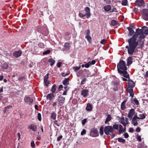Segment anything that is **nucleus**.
Wrapping results in <instances>:
<instances>
[{
    "instance_id": "48",
    "label": "nucleus",
    "mask_w": 148,
    "mask_h": 148,
    "mask_svg": "<svg viewBox=\"0 0 148 148\" xmlns=\"http://www.w3.org/2000/svg\"><path fill=\"white\" fill-rule=\"evenodd\" d=\"M38 119L40 121H41V114L39 113L38 114Z\"/></svg>"
},
{
    "instance_id": "13",
    "label": "nucleus",
    "mask_w": 148,
    "mask_h": 148,
    "mask_svg": "<svg viewBox=\"0 0 148 148\" xmlns=\"http://www.w3.org/2000/svg\"><path fill=\"white\" fill-rule=\"evenodd\" d=\"M119 73L120 74H123V76L126 78L130 79V77L129 74L127 73L126 70L119 71Z\"/></svg>"
},
{
    "instance_id": "35",
    "label": "nucleus",
    "mask_w": 148,
    "mask_h": 148,
    "mask_svg": "<svg viewBox=\"0 0 148 148\" xmlns=\"http://www.w3.org/2000/svg\"><path fill=\"white\" fill-rule=\"evenodd\" d=\"M118 141L119 142L125 143V140L121 138H118Z\"/></svg>"
},
{
    "instance_id": "5",
    "label": "nucleus",
    "mask_w": 148,
    "mask_h": 148,
    "mask_svg": "<svg viewBox=\"0 0 148 148\" xmlns=\"http://www.w3.org/2000/svg\"><path fill=\"white\" fill-rule=\"evenodd\" d=\"M90 135L91 136L93 137L98 136V133L97 129L95 128H92L90 132Z\"/></svg>"
},
{
    "instance_id": "20",
    "label": "nucleus",
    "mask_w": 148,
    "mask_h": 148,
    "mask_svg": "<svg viewBox=\"0 0 148 148\" xmlns=\"http://www.w3.org/2000/svg\"><path fill=\"white\" fill-rule=\"evenodd\" d=\"M28 128L34 132H36L37 130V126L34 124H31L28 126Z\"/></svg>"
},
{
    "instance_id": "37",
    "label": "nucleus",
    "mask_w": 148,
    "mask_h": 148,
    "mask_svg": "<svg viewBox=\"0 0 148 148\" xmlns=\"http://www.w3.org/2000/svg\"><path fill=\"white\" fill-rule=\"evenodd\" d=\"M119 125L118 124H116L114 125H113V129H115L116 130H118Z\"/></svg>"
},
{
    "instance_id": "31",
    "label": "nucleus",
    "mask_w": 148,
    "mask_h": 148,
    "mask_svg": "<svg viewBox=\"0 0 148 148\" xmlns=\"http://www.w3.org/2000/svg\"><path fill=\"white\" fill-rule=\"evenodd\" d=\"M50 118L55 120L56 119V114L55 112H52L51 113Z\"/></svg>"
},
{
    "instance_id": "11",
    "label": "nucleus",
    "mask_w": 148,
    "mask_h": 148,
    "mask_svg": "<svg viewBox=\"0 0 148 148\" xmlns=\"http://www.w3.org/2000/svg\"><path fill=\"white\" fill-rule=\"evenodd\" d=\"M49 76V74L48 73L44 77V83L47 86H48L49 84L50 83L49 81L48 80Z\"/></svg>"
},
{
    "instance_id": "14",
    "label": "nucleus",
    "mask_w": 148,
    "mask_h": 148,
    "mask_svg": "<svg viewBox=\"0 0 148 148\" xmlns=\"http://www.w3.org/2000/svg\"><path fill=\"white\" fill-rule=\"evenodd\" d=\"M22 52L20 50L14 51L13 53V56L16 58L20 57L22 54Z\"/></svg>"
},
{
    "instance_id": "46",
    "label": "nucleus",
    "mask_w": 148,
    "mask_h": 148,
    "mask_svg": "<svg viewBox=\"0 0 148 148\" xmlns=\"http://www.w3.org/2000/svg\"><path fill=\"white\" fill-rule=\"evenodd\" d=\"M12 107V106H7L6 107H5V108L4 112H6V111H8V110L10 108V107Z\"/></svg>"
},
{
    "instance_id": "58",
    "label": "nucleus",
    "mask_w": 148,
    "mask_h": 148,
    "mask_svg": "<svg viewBox=\"0 0 148 148\" xmlns=\"http://www.w3.org/2000/svg\"><path fill=\"white\" fill-rule=\"evenodd\" d=\"M123 135L124 136V137L125 138H127L129 137L128 134L127 132L125 133Z\"/></svg>"
},
{
    "instance_id": "23",
    "label": "nucleus",
    "mask_w": 148,
    "mask_h": 148,
    "mask_svg": "<svg viewBox=\"0 0 148 148\" xmlns=\"http://www.w3.org/2000/svg\"><path fill=\"white\" fill-rule=\"evenodd\" d=\"M127 28L129 32L128 34V36H131L135 34V33H134V32L132 28L130 27H127Z\"/></svg>"
},
{
    "instance_id": "24",
    "label": "nucleus",
    "mask_w": 148,
    "mask_h": 148,
    "mask_svg": "<svg viewBox=\"0 0 148 148\" xmlns=\"http://www.w3.org/2000/svg\"><path fill=\"white\" fill-rule=\"evenodd\" d=\"M69 78H65L63 80L62 83L64 86H67L69 84Z\"/></svg>"
},
{
    "instance_id": "15",
    "label": "nucleus",
    "mask_w": 148,
    "mask_h": 148,
    "mask_svg": "<svg viewBox=\"0 0 148 148\" xmlns=\"http://www.w3.org/2000/svg\"><path fill=\"white\" fill-rule=\"evenodd\" d=\"M135 113V110L134 109H131L128 113V117L130 119H132Z\"/></svg>"
},
{
    "instance_id": "51",
    "label": "nucleus",
    "mask_w": 148,
    "mask_h": 148,
    "mask_svg": "<svg viewBox=\"0 0 148 148\" xmlns=\"http://www.w3.org/2000/svg\"><path fill=\"white\" fill-rule=\"evenodd\" d=\"M86 133V131L85 129H83L82 131L81 132V135H85Z\"/></svg>"
},
{
    "instance_id": "8",
    "label": "nucleus",
    "mask_w": 148,
    "mask_h": 148,
    "mask_svg": "<svg viewBox=\"0 0 148 148\" xmlns=\"http://www.w3.org/2000/svg\"><path fill=\"white\" fill-rule=\"evenodd\" d=\"M128 120V119L127 118H125V119L124 117H122L120 119V122L124 126L126 125L129 123Z\"/></svg>"
},
{
    "instance_id": "30",
    "label": "nucleus",
    "mask_w": 148,
    "mask_h": 148,
    "mask_svg": "<svg viewBox=\"0 0 148 148\" xmlns=\"http://www.w3.org/2000/svg\"><path fill=\"white\" fill-rule=\"evenodd\" d=\"M56 86L55 84H54L51 88V92H52L51 93L53 94L55 92L56 90Z\"/></svg>"
},
{
    "instance_id": "28",
    "label": "nucleus",
    "mask_w": 148,
    "mask_h": 148,
    "mask_svg": "<svg viewBox=\"0 0 148 148\" xmlns=\"http://www.w3.org/2000/svg\"><path fill=\"white\" fill-rule=\"evenodd\" d=\"M111 118L112 117L111 116L110 114H108L105 121V123L106 124L110 121L111 120Z\"/></svg>"
},
{
    "instance_id": "36",
    "label": "nucleus",
    "mask_w": 148,
    "mask_h": 148,
    "mask_svg": "<svg viewBox=\"0 0 148 148\" xmlns=\"http://www.w3.org/2000/svg\"><path fill=\"white\" fill-rule=\"evenodd\" d=\"M99 133L101 135L103 134V127H101L100 129Z\"/></svg>"
},
{
    "instance_id": "25",
    "label": "nucleus",
    "mask_w": 148,
    "mask_h": 148,
    "mask_svg": "<svg viewBox=\"0 0 148 148\" xmlns=\"http://www.w3.org/2000/svg\"><path fill=\"white\" fill-rule=\"evenodd\" d=\"M104 9L106 12H108L111 9V7L110 5H108L104 7Z\"/></svg>"
},
{
    "instance_id": "6",
    "label": "nucleus",
    "mask_w": 148,
    "mask_h": 148,
    "mask_svg": "<svg viewBox=\"0 0 148 148\" xmlns=\"http://www.w3.org/2000/svg\"><path fill=\"white\" fill-rule=\"evenodd\" d=\"M119 83L117 80L113 81L112 82V85L113 86V90L114 91L118 90V88L119 86Z\"/></svg>"
},
{
    "instance_id": "10",
    "label": "nucleus",
    "mask_w": 148,
    "mask_h": 148,
    "mask_svg": "<svg viewBox=\"0 0 148 148\" xmlns=\"http://www.w3.org/2000/svg\"><path fill=\"white\" fill-rule=\"evenodd\" d=\"M138 119L137 118V115L136 114H135L134 116L132 119V123L134 126L137 125L138 123L137 121H138Z\"/></svg>"
},
{
    "instance_id": "32",
    "label": "nucleus",
    "mask_w": 148,
    "mask_h": 148,
    "mask_svg": "<svg viewBox=\"0 0 148 148\" xmlns=\"http://www.w3.org/2000/svg\"><path fill=\"white\" fill-rule=\"evenodd\" d=\"M139 117L137 116V118L139 119H143L145 118V116L143 114H140L139 115Z\"/></svg>"
},
{
    "instance_id": "42",
    "label": "nucleus",
    "mask_w": 148,
    "mask_h": 148,
    "mask_svg": "<svg viewBox=\"0 0 148 148\" xmlns=\"http://www.w3.org/2000/svg\"><path fill=\"white\" fill-rule=\"evenodd\" d=\"M86 81H87L86 79V78H84L82 79V81H81L80 83V84L82 85L84 84L85 83V82Z\"/></svg>"
},
{
    "instance_id": "53",
    "label": "nucleus",
    "mask_w": 148,
    "mask_h": 148,
    "mask_svg": "<svg viewBox=\"0 0 148 148\" xmlns=\"http://www.w3.org/2000/svg\"><path fill=\"white\" fill-rule=\"evenodd\" d=\"M87 121V119H85L82 120L81 121L82 123V125H84L85 124Z\"/></svg>"
},
{
    "instance_id": "49",
    "label": "nucleus",
    "mask_w": 148,
    "mask_h": 148,
    "mask_svg": "<svg viewBox=\"0 0 148 148\" xmlns=\"http://www.w3.org/2000/svg\"><path fill=\"white\" fill-rule=\"evenodd\" d=\"M104 2L107 4H109L111 3V0H103Z\"/></svg>"
},
{
    "instance_id": "60",
    "label": "nucleus",
    "mask_w": 148,
    "mask_h": 148,
    "mask_svg": "<svg viewBox=\"0 0 148 148\" xmlns=\"http://www.w3.org/2000/svg\"><path fill=\"white\" fill-rule=\"evenodd\" d=\"M134 131V129L133 128L131 127L129 129V132L130 133H133Z\"/></svg>"
},
{
    "instance_id": "26",
    "label": "nucleus",
    "mask_w": 148,
    "mask_h": 148,
    "mask_svg": "<svg viewBox=\"0 0 148 148\" xmlns=\"http://www.w3.org/2000/svg\"><path fill=\"white\" fill-rule=\"evenodd\" d=\"M132 57H129L128 58L127 61V65H129L132 64Z\"/></svg>"
},
{
    "instance_id": "54",
    "label": "nucleus",
    "mask_w": 148,
    "mask_h": 148,
    "mask_svg": "<svg viewBox=\"0 0 148 148\" xmlns=\"http://www.w3.org/2000/svg\"><path fill=\"white\" fill-rule=\"evenodd\" d=\"M96 63V61L95 60H92L91 61L89 62L90 65L94 64Z\"/></svg>"
},
{
    "instance_id": "64",
    "label": "nucleus",
    "mask_w": 148,
    "mask_h": 148,
    "mask_svg": "<svg viewBox=\"0 0 148 148\" xmlns=\"http://www.w3.org/2000/svg\"><path fill=\"white\" fill-rule=\"evenodd\" d=\"M61 64H62V63L61 62H58L57 64V67L58 68H60L61 66Z\"/></svg>"
},
{
    "instance_id": "47",
    "label": "nucleus",
    "mask_w": 148,
    "mask_h": 148,
    "mask_svg": "<svg viewBox=\"0 0 148 148\" xmlns=\"http://www.w3.org/2000/svg\"><path fill=\"white\" fill-rule=\"evenodd\" d=\"M121 109L122 110H124L125 108V104L123 103H122L121 105Z\"/></svg>"
},
{
    "instance_id": "41",
    "label": "nucleus",
    "mask_w": 148,
    "mask_h": 148,
    "mask_svg": "<svg viewBox=\"0 0 148 148\" xmlns=\"http://www.w3.org/2000/svg\"><path fill=\"white\" fill-rule=\"evenodd\" d=\"M31 146L32 148H35L36 147V145L34 141H32L31 143Z\"/></svg>"
},
{
    "instance_id": "3",
    "label": "nucleus",
    "mask_w": 148,
    "mask_h": 148,
    "mask_svg": "<svg viewBox=\"0 0 148 148\" xmlns=\"http://www.w3.org/2000/svg\"><path fill=\"white\" fill-rule=\"evenodd\" d=\"M114 131L113 128L112 126H106L104 127V133L107 135L110 134V133H113Z\"/></svg>"
},
{
    "instance_id": "18",
    "label": "nucleus",
    "mask_w": 148,
    "mask_h": 148,
    "mask_svg": "<svg viewBox=\"0 0 148 148\" xmlns=\"http://www.w3.org/2000/svg\"><path fill=\"white\" fill-rule=\"evenodd\" d=\"M55 95L53 94L50 93L47 95L46 96V98L47 100L51 101L53 99Z\"/></svg>"
},
{
    "instance_id": "33",
    "label": "nucleus",
    "mask_w": 148,
    "mask_h": 148,
    "mask_svg": "<svg viewBox=\"0 0 148 148\" xmlns=\"http://www.w3.org/2000/svg\"><path fill=\"white\" fill-rule=\"evenodd\" d=\"M121 4L123 6L127 5H128L127 0H123L122 1Z\"/></svg>"
},
{
    "instance_id": "40",
    "label": "nucleus",
    "mask_w": 148,
    "mask_h": 148,
    "mask_svg": "<svg viewBox=\"0 0 148 148\" xmlns=\"http://www.w3.org/2000/svg\"><path fill=\"white\" fill-rule=\"evenodd\" d=\"M8 64L6 63H4L2 66V67L6 69H7L8 68Z\"/></svg>"
},
{
    "instance_id": "44",
    "label": "nucleus",
    "mask_w": 148,
    "mask_h": 148,
    "mask_svg": "<svg viewBox=\"0 0 148 148\" xmlns=\"http://www.w3.org/2000/svg\"><path fill=\"white\" fill-rule=\"evenodd\" d=\"M51 51L50 50H47L46 51H44L43 53V54L44 55L47 54L49 53Z\"/></svg>"
},
{
    "instance_id": "7",
    "label": "nucleus",
    "mask_w": 148,
    "mask_h": 148,
    "mask_svg": "<svg viewBox=\"0 0 148 148\" xmlns=\"http://www.w3.org/2000/svg\"><path fill=\"white\" fill-rule=\"evenodd\" d=\"M65 98L61 96L58 97V101L59 102V106H62L64 103Z\"/></svg>"
},
{
    "instance_id": "52",
    "label": "nucleus",
    "mask_w": 148,
    "mask_h": 148,
    "mask_svg": "<svg viewBox=\"0 0 148 148\" xmlns=\"http://www.w3.org/2000/svg\"><path fill=\"white\" fill-rule=\"evenodd\" d=\"M38 46L40 48H43L44 47V45L42 43H40L38 44Z\"/></svg>"
},
{
    "instance_id": "45",
    "label": "nucleus",
    "mask_w": 148,
    "mask_h": 148,
    "mask_svg": "<svg viewBox=\"0 0 148 148\" xmlns=\"http://www.w3.org/2000/svg\"><path fill=\"white\" fill-rule=\"evenodd\" d=\"M85 38L87 39L90 42L91 41V38L89 35H87L85 37Z\"/></svg>"
},
{
    "instance_id": "63",
    "label": "nucleus",
    "mask_w": 148,
    "mask_h": 148,
    "mask_svg": "<svg viewBox=\"0 0 148 148\" xmlns=\"http://www.w3.org/2000/svg\"><path fill=\"white\" fill-rule=\"evenodd\" d=\"M144 77L145 78L148 77V71L146 72L145 74L144 75Z\"/></svg>"
},
{
    "instance_id": "34",
    "label": "nucleus",
    "mask_w": 148,
    "mask_h": 148,
    "mask_svg": "<svg viewBox=\"0 0 148 148\" xmlns=\"http://www.w3.org/2000/svg\"><path fill=\"white\" fill-rule=\"evenodd\" d=\"M119 133L121 134L122 132H123V129L121 125H119Z\"/></svg>"
},
{
    "instance_id": "9",
    "label": "nucleus",
    "mask_w": 148,
    "mask_h": 148,
    "mask_svg": "<svg viewBox=\"0 0 148 148\" xmlns=\"http://www.w3.org/2000/svg\"><path fill=\"white\" fill-rule=\"evenodd\" d=\"M135 4L138 7L142 6L144 5L145 2L143 0H136L135 1Z\"/></svg>"
},
{
    "instance_id": "43",
    "label": "nucleus",
    "mask_w": 148,
    "mask_h": 148,
    "mask_svg": "<svg viewBox=\"0 0 148 148\" xmlns=\"http://www.w3.org/2000/svg\"><path fill=\"white\" fill-rule=\"evenodd\" d=\"M133 101L136 105H138L139 104L138 101L136 99H134Z\"/></svg>"
},
{
    "instance_id": "57",
    "label": "nucleus",
    "mask_w": 148,
    "mask_h": 148,
    "mask_svg": "<svg viewBox=\"0 0 148 148\" xmlns=\"http://www.w3.org/2000/svg\"><path fill=\"white\" fill-rule=\"evenodd\" d=\"M69 74V73H62V75L63 77H65L67 75H68Z\"/></svg>"
},
{
    "instance_id": "4",
    "label": "nucleus",
    "mask_w": 148,
    "mask_h": 148,
    "mask_svg": "<svg viewBox=\"0 0 148 148\" xmlns=\"http://www.w3.org/2000/svg\"><path fill=\"white\" fill-rule=\"evenodd\" d=\"M142 16L146 21L148 20V9H144L142 10Z\"/></svg>"
},
{
    "instance_id": "22",
    "label": "nucleus",
    "mask_w": 148,
    "mask_h": 148,
    "mask_svg": "<svg viewBox=\"0 0 148 148\" xmlns=\"http://www.w3.org/2000/svg\"><path fill=\"white\" fill-rule=\"evenodd\" d=\"M86 110L87 111L90 112L92 110V106L90 103H88L87 104L86 107Z\"/></svg>"
},
{
    "instance_id": "61",
    "label": "nucleus",
    "mask_w": 148,
    "mask_h": 148,
    "mask_svg": "<svg viewBox=\"0 0 148 148\" xmlns=\"http://www.w3.org/2000/svg\"><path fill=\"white\" fill-rule=\"evenodd\" d=\"M62 138V135L60 136L59 137H58L57 138V140L58 141H60L61 139Z\"/></svg>"
},
{
    "instance_id": "12",
    "label": "nucleus",
    "mask_w": 148,
    "mask_h": 148,
    "mask_svg": "<svg viewBox=\"0 0 148 148\" xmlns=\"http://www.w3.org/2000/svg\"><path fill=\"white\" fill-rule=\"evenodd\" d=\"M135 86L134 82L132 80L129 79L128 80L127 87L129 88H133Z\"/></svg>"
},
{
    "instance_id": "21",
    "label": "nucleus",
    "mask_w": 148,
    "mask_h": 148,
    "mask_svg": "<svg viewBox=\"0 0 148 148\" xmlns=\"http://www.w3.org/2000/svg\"><path fill=\"white\" fill-rule=\"evenodd\" d=\"M24 101L27 103H32L33 102V99L29 97H25L24 99Z\"/></svg>"
},
{
    "instance_id": "50",
    "label": "nucleus",
    "mask_w": 148,
    "mask_h": 148,
    "mask_svg": "<svg viewBox=\"0 0 148 148\" xmlns=\"http://www.w3.org/2000/svg\"><path fill=\"white\" fill-rule=\"evenodd\" d=\"M106 42V40L105 39H103L101 40L100 42V43L101 44L104 45Z\"/></svg>"
},
{
    "instance_id": "27",
    "label": "nucleus",
    "mask_w": 148,
    "mask_h": 148,
    "mask_svg": "<svg viewBox=\"0 0 148 148\" xmlns=\"http://www.w3.org/2000/svg\"><path fill=\"white\" fill-rule=\"evenodd\" d=\"M48 62L50 63V65L52 66L55 64V61L54 59L50 58L49 59Z\"/></svg>"
},
{
    "instance_id": "19",
    "label": "nucleus",
    "mask_w": 148,
    "mask_h": 148,
    "mask_svg": "<svg viewBox=\"0 0 148 148\" xmlns=\"http://www.w3.org/2000/svg\"><path fill=\"white\" fill-rule=\"evenodd\" d=\"M89 92L88 90L86 89H84L81 91V95L84 97H86L87 96Z\"/></svg>"
},
{
    "instance_id": "17",
    "label": "nucleus",
    "mask_w": 148,
    "mask_h": 148,
    "mask_svg": "<svg viewBox=\"0 0 148 148\" xmlns=\"http://www.w3.org/2000/svg\"><path fill=\"white\" fill-rule=\"evenodd\" d=\"M126 91L130 94V96L133 97L134 95L133 88H127L126 89Z\"/></svg>"
},
{
    "instance_id": "59",
    "label": "nucleus",
    "mask_w": 148,
    "mask_h": 148,
    "mask_svg": "<svg viewBox=\"0 0 148 148\" xmlns=\"http://www.w3.org/2000/svg\"><path fill=\"white\" fill-rule=\"evenodd\" d=\"M90 65V63H89V62H88V63L85 64V67L86 68H88L89 67Z\"/></svg>"
},
{
    "instance_id": "16",
    "label": "nucleus",
    "mask_w": 148,
    "mask_h": 148,
    "mask_svg": "<svg viewBox=\"0 0 148 148\" xmlns=\"http://www.w3.org/2000/svg\"><path fill=\"white\" fill-rule=\"evenodd\" d=\"M85 11L86 12L85 14L87 16L86 18H88L90 17L91 15V14L90 12V8L88 7H86L85 9Z\"/></svg>"
},
{
    "instance_id": "2",
    "label": "nucleus",
    "mask_w": 148,
    "mask_h": 148,
    "mask_svg": "<svg viewBox=\"0 0 148 148\" xmlns=\"http://www.w3.org/2000/svg\"><path fill=\"white\" fill-rule=\"evenodd\" d=\"M118 71L126 70L127 68L125 62L123 60H120L117 65Z\"/></svg>"
},
{
    "instance_id": "39",
    "label": "nucleus",
    "mask_w": 148,
    "mask_h": 148,
    "mask_svg": "<svg viewBox=\"0 0 148 148\" xmlns=\"http://www.w3.org/2000/svg\"><path fill=\"white\" fill-rule=\"evenodd\" d=\"M64 46L66 49H69L70 47V45L68 43H66L64 45Z\"/></svg>"
},
{
    "instance_id": "55",
    "label": "nucleus",
    "mask_w": 148,
    "mask_h": 148,
    "mask_svg": "<svg viewBox=\"0 0 148 148\" xmlns=\"http://www.w3.org/2000/svg\"><path fill=\"white\" fill-rule=\"evenodd\" d=\"M136 139L139 141L140 142L141 141L142 139L141 138V137L140 136H136Z\"/></svg>"
},
{
    "instance_id": "1",
    "label": "nucleus",
    "mask_w": 148,
    "mask_h": 148,
    "mask_svg": "<svg viewBox=\"0 0 148 148\" xmlns=\"http://www.w3.org/2000/svg\"><path fill=\"white\" fill-rule=\"evenodd\" d=\"M148 35V27L144 26L142 29H137L135 34L132 36L128 39L129 45L125 47L127 49L128 53L130 55L133 54L135 49L138 45V41L136 38H138L141 40L145 38L146 36Z\"/></svg>"
},
{
    "instance_id": "62",
    "label": "nucleus",
    "mask_w": 148,
    "mask_h": 148,
    "mask_svg": "<svg viewBox=\"0 0 148 148\" xmlns=\"http://www.w3.org/2000/svg\"><path fill=\"white\" fill-rule=\"evenodd\" d=\"M140 128L139 127H138L136 128V132L138 133L139 132H140Z\"/></svg>"
},
{
    "instance_id": "29",
    "label": "nucleus",
    "mask_w": 148,
    "mask_h": 148,
    "mask_svg": "<svg viewBox=\"0 0 148 148\" xmlns=\"http://www.w3.org/2000/svg\"><path fill=\"white\" fill-rule=\"evenodd\" d=\"M118 24V22L115 20H112L111 22V25L113 26L117 25Z\"/></svg>"
},
{
    "instance_id": "38",
    "label": "nucleus",
    "mask_w": 148,
    "mask_h": 148,
    "mask_svg": "<svg viewBox=\"0 0 148 148\" xmlns=\"http://www.w3.org/2000/svg\"><path fill=\"white\" fill-rule=\"evenodd\" d=\"M81 67V66H80L78 67L76 66L75 67H73V69H74L75 71L76 72Z\"/></svg>"
},
{
    "instance_id": "56",
    "label": "nucleus",
    "mask_w": 148,
    "mask_h": 148,
    "mask_svg": "<svg viewBox=\"0 0 148 148\" xmlns=\"http://www.w3.org/2000/svg\"><path fill=\"white\" fill-rule=\"evenodd\" d=\"M86 16L85 14H83L81 12L79 13V16L81 18H82L84 16Z\"/></svg>"
}]
</instances>
